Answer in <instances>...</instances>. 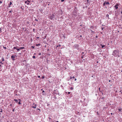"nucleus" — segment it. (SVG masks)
<instances>
[{
    "instance_id": "46",
    "label": "nucleus",
    "mask_w": 122,
    "mask_h": 122,
    "mask_svg": "<svg viewBox=\"0 0 122 122\" xmlns=\"http://www.w3.org/2000/svg\"><path fill=\"white\" fill-rule=\"evenodd\" d=\"M93 27V26H92L91 28H92Z\"/></svg>"
},
{
    "instance_id": "1",
    "label": "nucleus",
    "mask_w": 122,
    "mask_h": 122,
    "mask_svg": "<svg viewBox=\"0 0 122 122\" xmlns=\"http://www.w3.org/2000/svg\"><path fill=\"white\" fill-rule=\"evenodd\" d=\"M112 55L116 57L119 56V50H115L112 53Z\"/></svg>"
},
{
    "instance_id": "21",
    "label": "nucleus",
    "mask_w": 122,
    "mask_h": 122,
    "mask_svg": "<svg viewBox=\"0 0 122 122\" xmlns=\"http://www.w3.org/2000/svg\"><path fill=\"white\" fill-rule=\"evenodd\" d=\"M32 58H33V59H35V58H36V57H35V56H32Z\"/></svg>"
},
{
    "instance_id": "8",
    "label": "nucleus",
    "mask_w": 122,
    "mask_h": 122,
    "mask_svg": "<svg viewBox=\"0 0 122 122\" xmlns=\"http://www.w3.org/2000/svg\"><path fill=\"white\" fill-rule=\"evenodd\" d=\"M30 2V1L28 0L26 1L25 2V3L27 5H28L29 4V3Z\"/></svg>"
},
{
    "instance_id": "32",
    "label": "nucleus",
    "mask_w": 122,
    "mask_h": 122,
    "mask_svg": "<svg viewBox=\"0 0 122 122\" xmlns=\"http://www.w3.org/2000/svg\"><path fill=\"white\" fill-rule=\"evenodd\" d=\"M65 0H61V1L62 2L64 1Z\"/></svg>"
},
{
    "instance_id": "17",
    "label": "nucleus",
    "mask_w": 122,
    "mask_h": 122,
    "mask_svg": "<svg viewBox=\"0 0 122 122\" xmlns=\"http://www.w3.org/2000/svg\"><path fill=\"white\" fill-rule=\"evenodd\" d=\"M20 49H24V47H21L20 48Z\"/></svg>"
},
{
    "instance_id": "5",
    "label": "nucleus",
    "mask_w": 122,
    "mask_h": 122,
    "mask_svg": "<svg viewBox=\"0 0 122 122\" xmlns=\"http://www.w3.org/2000/svg\"><path fill=\"white\" fill-rule=\"evenodd\" d=\"M37 106V105L36 104H35V103H34L33 104V106H32V107L34 108H36V106Z\"/></svg>"
},
{
    "instance_id": "53",
    "label": "nucleus",
    "mask_w": 122,
    "mask_h": 122,
    "mask_svg": "<svg viewBox=\"0 0 122 122\" xmlns=\"http://www.w3.org/2000/svg\"><path fill=\"white\" fill-rule=\"evenodd\" d=\"M11 105H12L11 104H10V106H11Z\"/></svg>"
},
{
    "instance_id": "12",
    "label": "nucleus",
    "mask_w": 122,
    "mask_h": 122,
    "mask_svg": "<svg viewBox=\"0 0 122 122\" xmlns=\"http://www.w3.org/2000/svg\"><path fill=\"white\" fill-rule=\"evenodd\" d=\"M75 78V77L74 76H73L72 77L71 76L70 77V79H71L72 78H73L74 79Z\"/></svg>"
},
{
    "instance_id": "9",
    "label": "nucleus",
    "mask_w": 122,
    "mask_h": 122,
    "mask_svg": "<svg viewBox=\"0 0 122 122\" xmlns=\"http://www.w3.org/2000/svg\"><path fill=\"white\" fill-rule=\"evenodd\" d=\"M14 100L15 101V102L17 103L18 102V101L17 100H16V99H14Z\"/></svg>"
},
{
    "instance_id": "52",
    "label": "nucleus",
    "mask_w": 122,
    "mask_h": 122,
    "mask_svg": "<svg viewBox=\"0 0 122 122\" xmlns=\"http://www.w3.org/2000/svg\"><path fill=\"white\" fill-rule=\"evenodd\" d=\"M91 31L92 32H93V31L92 30H91Z\"/></svg>"
},
{
    "instance_id": "23",
    "label": "nucleus",
    "mask_w": 122,
    "mask_h": 122,
    "mask_svg": "<svg viewBox=\"0 0 122 122\" xmlns=\"http://www.w3.org/2000/svg\"><path fill=\"white\" fill-rule=\"evenodd\" d=\"M3 48L5 49H6V47H4V46H3Z\"/></svg>"
},
{
    "instance_id": "2",
    "label": "nucleus",
    "mask_w": 122,
    "mask_h": 122,
    "mask_svg": "<svg viewBox=\"0 0 122 122\" xmlns=\"http://www.w3.org/2000/svg\"><path fill=\"white\" fill-rule=\"evenodd\" d=\"M54 16L55 15L54 14H52V15L50 14L49 16V18L51 20L54 18Z\"/></svg>"
},
{
    "instance_id": "22",
    "label": "nucleus",
    "mask_w": 122,
    "mask_h": 122,
    "mask_svg": "<svg viewBox=\"0 0 122 122\" xmlns=\"http://www.w3.org/2000/svg\"><path fill=\"white\" fill-rule=\"evenodd\" d=\"M122 110V109H118V111H119L120 112L121 111V110Z\"/></svg>"
},
{
    "instance_id": "3",
    "label": "nucleus",
    "mask_w": 122,
    "mask_h": 122,
    "mask_svg": "<svg viewBox=\"0 0 122 122\" xmlns=\"http://www.w3.org/2000/svg\"><path fill=\"white\" fill-rule=\"evenodd\" d=\"M77 15V12H73V14H72V17L74 18Z\"/></svg>"
},
{
    "instance_id": "16",
    "label": "nucleus",
    "mask_w": 122,
    "mask_h": 122,
    "mask_svg": "<svg viewBox=\"0 0 122 122\" xmlns=\"http://www.w3.org/2000/svg\"><path fill=\"white\" fill-rule=\"evenodd\" d=\"M106 2L105 1V2H104L103 3V6H104L105 5V4H106Z\"/></svg>"
},
{
    "instance_id": "13",
    "label": "nucleus",
    "mask_w": 122,
    "mask_h": 122,
    "mask_svg": "<svg viewBox=\"0 0 122 122\" xmlns=\"http://www.w3.org/2000/svg\"><path fill=\"white\" fill-rule=\"evenodd\" d=\"M12 4V3L11 2H10V4L9 5V7H10V6Z\"/></svg>"
},
{
    "instance_id": "26",
    "label": "nucleus",
    "mask_w": 122,
    "mask_h": 122,
    "mask_svg": "<svg viewBox=\"0 0 122 122\" xmlns=\"http://www.w3.org/2000/svg\"><path fill=\"white\" fill-rule=\"evenodd\" d=\"M49 119L50 120H51V118H50V117H49Z\"/></svg>"
},
{
    "instance_id": "18",
    "label": "nucleus",
    "mask_w": 122,
    "mask_h": 122,
    "mask_svg": "<svg viewBox=\"0 0 122 122\" xmlns=\"http://www.w3.org/2000/svg\"><path fill=\"white\" fill-rule=\"evenodd\" d=\"M2 58V59L1 60H2V61H4V58L3 57Z\"/></svg>"
},
{
    "instance_id": "28",
    "label": "nucleus",
    "mask_w": 122,
    "mask_h": 122,
    "mask_svg": "<svg viewBox=\"0 0 122 122\" xmlns=\"http://www.w3.org/2000/svg\"><path fill=\"white\" fill-rule=\"evenodd\" d=\"M109 16V15L108 14H107L106 15V16L107 17H108Z\"/></svg>"
},
{
    "instance_id": "41",
    "label": "nucleus",
    "mask_w": 122,
    "mask_h": 122,
    "mask_svg": "<svg viewBox=\"0 0 122 122\" xmlns=\"http://www.w3.org/2000/svg\"><path fill=\"white\" fill-rule=\"evenodd\" d=\"M37 39L39 38V37H37Z\"/></svg>"
},
{
    "instance_id": "39",
    "label": "nucleus",
    "mask_w": 122,
    "mask_h": 122,
    "mask_svg": "<svg viewBox=\"0 0 122 122\" xmlns=\"http://www.w3.org/2000/svg\"><path fill=\"white\" fill-rule=\"evenodd\" d=\"M76 78H75V81H76Z\"/></svg>"
},
{
    "instance_id": "33",
    "label": "nucleus",
    "mask_w": 122,
    "mask_h": 122,
    "mask_svg": "<svg viewBox=\"0 0 122 122\" xmlns=\"http://www.w3.org/2000/svg\"><path fill=\"white\" fill-rule=\"evenodd\" d=\"M100 87H99V90L100 92Z\"/></svg>"
},
{
    "instance_id": "57",
    "label": "nucleus",
    "mask_w": 122,
    "mask_h": 122,
    "mask_svg": "<svg viewBox=\"0 0 122 122\" xmlns=\"http://www.w3.org/2000/svg\"><path fill=\"white\" fill-rule=\"evenodd\" d=\"M82 57H83V56H82Z\"/></svg>"
},
{
    "instance_id": "31",
    "label": "nucleus",
    "mask_w": 122,
    "mask_h": 122,
    "mask_svg": "<svg viewBox=\"0 0 122 122\" xmlns=\"http://www.w3.org/2000/svg\"><path fill=\"white\" fill-rule=\"evenodd\" d=\"M31 47L33 49V48H34L35 47L34 46H31Z\"/></svg>"
},
{
    "instance_id": "34",
    "label": "nucleus",
    "mask_w": 122,
    "mask_h": 122,
    "mask_svg": "<svg viewBox=\"0 0 122 122\" xmlns=\"http://www.w3.org/2000/svg\"><path fill=\"white\" fill-rule=\"evenodd\" d=\"M70 92H68V94H70Z\"/></svg>"
},
{
    "instance_id": "25",
    "label": "nucleus",
    "mask_w": 122,
    "mask_h": 122,
    "mask_svg": "<svg viewBox=\"0 0 122 122\" xmlns=\"http://www.w3.org/2000/svg\"><path fill=\"white\" fill-rule=\"evenodd\" d=\"M70 89L71 90H73V88L72 87H71L70 88Z\"/></svg>"
},
{
    "instance_id": "42",
    "label": "nucleus",
    "mask_w": 122,
    "mask_h": 122,
    "mask_svg": "<svg viewBox=\"0 0 122 122\" xmlns=\"http://www.w3.org/2000/svg\"><path fill=\"white\" fill-rule=\"evenodd\" d=\"M39 55H41V53H40L39 54Z\"/></svg>"
},
{
    "instance_id": "51",
    "label": "nucleus",
    "mask_w": 122,
    "mask_h": 122,
    "mask_svg": "<svg viewBox=\"0 0 122 122\" xmlns=\"http://www.w3.org/2000/svg\"><path fill=\"white\" fill-rule=\"evenodd\" d=\"M1 115V113H0V116Z\"/></svg>"
},
{
    "instance_id": "29",
    "label": "nucleus",
    "mask_w": 122,
    "mask_h": 122,
    "mask_svg": "<svg viewBox=\"0 0 122 122\" xmlns=\"http://www.w3.org/2000/svg\"><path fill=\"white\" fill-rule=\"evenodd\" d=\"M2 3V2L1 1H0V3L1 4Z\"/></svg>"
},
{
    "instance_id": "19",
    "label": "nucleus",
    "mask_w": 122,
    "mask_h": 122,
    "mask_svg": "<svg viewBox=\"0 0 122 122\" xmlns=\"http://www.w3.org/2000/svg\"><path fill=\"white\" fill-rule=\"evenodd\" d=\"M1 30H2V29L1 28H0V33H1L2 32V31Z\"/></svg>"
},
{
    "instance_id": "48",
    "label": "nucleus",
    "mask_w": 122,
    "mask_h": 122,
    "mask_svg": "<svg viewBox=\"0 0 122 122\" xmlns=\"http://www.w3.org/2000/svg\"><path fill=\"white\" fill-rule=\"evenodd\" d=\"M38 109V110H40V109Z\"/></svg>"
},
{
    "instance_id": "54",
    "label": "nucleus",
    "mask_w": 122,
    "mask_h": 122,
    "mask_svg": "<svg viewBox=\"0 0 122 122\" xmlns=\"http://www.w3.org/2000/svg\"><path fill=\"white\" fill-rule=\"evenodd\" d=\"M81 25H80V26H81Z\"/></svg>"
},
{
    "instance_id": "24",
    "label": "nucleus",
    "mask_w": 122,
    "mask_h": 122,
    "mask_svg": "<svg viewBox=\"0 0 122 122\" xmlns=\"http://www.w3.org/2000/svg\"><path fill=\"white\" fill-rule=\"evenodd\" d=\"M20 50V48H19L18 49H17V50L18 51H19Z\"/></svg>"
},
{
    "instance_id": "56",
    "label": "nucleus",
    "mask_w": 122,
    "mask_h": 122,
    "mask_svg": "<svg viewBox=\"0 0 122 122\" xmlns=\"http://www.w3.org/2000/svg\"><path fill=\"white\" fill-rule=\"evenodd\" d=\"M82 54L84 53V52H82Z\"/></svg>"
},
{
    "instance_id": "38",
    "label": "nucleus",
    "mask_w": 122,
    "mask_h": 122,
    "mask_svg": "<svg viewBox=\"0 0 122 122\" xmlns=\"http://www.w3.org/2000/svg\"><path fill=\"white\" fill-rule=\"evenodd\" d=\"M80 37H82V36H81V35H80Z\"/></svg>"
},
{
    "instance_id": "4",
    "label": "nucleus",
    "mask_w": 122,
    "mask_h": 122,
    "mask_svg": "<svg viewBox=\"0 0 122 122\" xmlns=\"http://www.w3.org/2000/svg\"><path fill=\"white\" fill-rule=\"evenodd\" d=\"M73 47L75 48L78 49L79 48V45L77 44H76L74 45Z\"/></svg>"
},
{
    "instance_id": "30",
    "label": "nucleus",
    "mask_w": 122,
    "mask_h": 122,
    "mask_svg": "<svg viewBox=\"0 0 122 122\" xmlns=\"http://www.w3.org/2000/svg\"><path fill=\"white\" fill-rule=\"evenodd\" d=\"M39 45H40V44H36V46H38Z\"/></svg>"
},
{
    "instance_id": "15",
    "label": "nucleus",
    "mask_w": 122,
    "mask_h": 122,
    "mask_svg": "<svg viewBox=\"0 0 122 122\" xmlns=\"http://www.w3.org/2000/svg\"><path fill=\"white\" fill-rule=\"evenodd\" d=\"M19 101H20V102H18V104H19L20 105V104H21V103H20V99H19Z\"/></svg>"
},
{
    "instance_id": "14",
    "label": "nucleus",
    "mask_w": 122,
    "mask_h": 122,
    "mask_svg": "<svg viewBox=\"0 0 122 122\" xmlns=\"http://www.w3.org/2000/svg\"><path fill=\"white\" fill-rule=\"evenodd\" d=\"M106 4H108V5L109 4V3L108 2H106Z\"/></svg>"
},
{
    "instance_id": "49",
    "label": "nucleus",
    "mask_w": 122,
    "mask_h": 122,
    "mask_svg": "<svg viewBox=\"0 0 122 122\" xmlns=\"http://www.w3.org/2000/svg\"><path fill=\"white\" fill-rule=\"evenodd\" d=\"M56 122H59L58 121H57Z\"/></svg>"
},
{
    "instance_id": "40",
    "label": "nucleus",
    "mask_w": 122,
    "mask_h": 122,
    "mask_svg": "<svg viewBox=\"0 0 122 122\" xmlns=\"http://www.w3.org/2000/svg\"><path fill=\"white\" fill-rule=\"evenodd\" d=\"M44 92V90H43V91H42V93H43Z\"/></svg>"
},
{
    "instance_id": "10",
    "label": "nucleus",
    "mask_w": 122,
    "mask_h": 122,
    "mask_svg": "<svg viewBox=\"0 0 122 122\" xmlns=\"http://www.w3.org/2000/svg\"><path fill=\"white\" fill-rule=\"evenodd\" d=\"M17 46H16V47H14L13 49H13H17Z\"/></svg>"
},
{
    "instance_id": "59",
    "label": "nucleus",
    "mask_w": 122,
    "mask_h": 122,
    "mask_svg": "<svg viewBox=\"0 0 122 122\" xmlns=\"http://www.w3.org/2000/svg\"><path fill=\"white\" fill-rule=\"evenodd\" d=\"M118 32H119V31H118Z\"/></svg>"
},
{
    "instance_id": "47",
    "label": "nucleus",
    "mask_w": 122,
    "mask_h": 122,
    "mask_svg": "<svg viewBox=\"0 0 122 122\" xmlns=\"http://www.w3.org/2000/svg\"><path fill=\"white\" fill-rule=\"evenodd\" d=\"M103 28H102V30H103Z\"/></svg>"
},
{
    "instance_id": "7",
    "label": "nucleus",
    "mask_w": 122,
    "mask_h": 122,
    "mask_svg": "<svg viewBox=\"0 0 122 122\" xmlns=\"http://www.w3.org/2000/svg\"><path fill=\"white\" fill-rule=\"evenodd\" d=\"M118 5L117 4H116V5H115V7L116 9H118Z\"/></svg>"
},
{
    "instance_id": "55",
    "label": "nucleus",
    "mask_w": 122,
    "mask_h": 122,
    "mask_svg": "<svg viewBox=\"0 0 122 122\" xmlns=\"http://www.w3.org/2000/svg\"><path fill=\"white\" fill-rule=\"evenodd\" d=\"M9 12H11V11H9Z\"/></svg>"
},
{
    "instance_id": "50",
    "label": "nucleus",
    "mask_w": 122,
    "mask_h": 122,
    "mask_svg": "<svg viewBox=\"0 0 122 122\" xmlns=\"http://www.w3.org/2000/svg\"><path fill=\"white\" fill-rule=\"evenodd\" d=\"M33 31H34L35 30L34 29H33Z\"/></svg>"
},
{
    "instance_id": "6",
    "label": "nucleus",
    "mask_w": 122,
    "mask_h": 122,
    "mask_svg": "<svg viewBox=\"0 0 122 122\" xmlns=\"http://www.w3.org/2000/svg\"><path fill=\"white\" fill-rule=\"evenodd\" d=\"M15 56L13 55L11 56V58L12 60L13 61H14L15 59Z\"/></svg>"
},
{
    "instance_id": "45",
    "label": "nucleus",
    "mask_w": 122,
    "mask_h": 122,
    "mask_svg": "<svg viewBox=\"0 0 122 122\" xmlns=\"http://www.w3.org/2000/svg\"><path fill=\"white\" fill-rule=\"evenodd\" d=\"M96 38H97V36H96Z\"/></svg>"
},
{
    "instance_id": "37",
    "label": "nucleus",
    "mask_w": 122,
    "mask_h": 122,
    "mask_svg": "<svg viewBox=\"0 0 122 122\" xmlns=\"http://www.w3.org/2000/svg\"><path fill=\"white\" fill-rule=\"evenodd\" d=\"M38 78H40V76H38Z\"/></svg>"
},
{
    "instance_id": "35",
    "label": "nucleus",
    "mask_w": 122,
    "mask_h": 122,
    "mask_svg": "<svg viewBox=\"0 0 122 122\" xmlns=\"http://www.w3.org/2000/svg\"><path fill=\"white\" fill-rule=\"evenodd\" d=\"M15 109H13V110H12V111L13 112H14V110H15Z\"/></svg>"
},
{
    "instance_id": "20",
    "label": "nucleus",
    "mask_w": 122,
    "mask_h": 122,
    "mask_svg": "<svg viewBox=\"0 0 122 122\" xmlns=\"http://www.w3.org/2000/svg\"><path fill=\"white\" fill-rule=\"evenodd\" d=\"M61 46V45H60V44H59L58 45H57V46L56 47H58L59 46Z\"/></svg>"
},
{
    "instance_id": "44",
    "label": "nucleus",
    "mask_w": 122,
    "mask_h": 122,
    "mask_svg": "<svg viewBox=\"0 0 122 122\" xmlns=\"http://www.w3.org/2000/svg\"><path fill=\"white\" fill-rule=\"evenodd\" d=\"M110 81H110V80H109V82H110Z\"/></svg>"
},
{
    "instance_id": "36",
    "label": "nucleus",
    "mask_w": 122,
    "mask_h": 122,
    "mask_svg": "<svg viewBox=\"0 0 122 122\" xmlns=\"http://www.w3.org/2000/svg\"><path fill=\"white\" fill-rule=\"evenodd\" d=\"M1 111H0V112H2V109H1Z\"/></svg>"
},
{
    "instance_id": "58",
    "label": "nucleus",
    "mask_w": 122,
    "mask_h": 122,
    "mask_svg": "<svg viewBox=\"0 0 122 122\" xmlns=\"http://www.w3.org/2000/svg\"><path fill=\"white\" fill-rule=\"evenodd\" d=\"M121 72H122V70H121Z\"/></svg>"
},
{
    "instance_id": "11",
    "label": "nucleus",
    "mask_w": 122,
    "mask_h": 122,
    "mask_svg": "<svg viewBox=\"0 0 122 122\" xmlns=\"http://www.w3.org/2000/svg\"><path fill=\"white\" fill-rule=\"evenodd\" d=\"M101 45L102 46V48H103L105 47V46L104 45Z\"/></svg>"
},
{
    "instance_id": "27",
    "label": "nucleus",
    "mask_w": 122,
    "mask_h": 122,
    "mask_svg": "<svg viewBox=\"0 0 122 122\" xmlns=\"http://www.w3.org/2000/svg\"><path fill=\"white\" fill-rule=\"evenodd\" d=\"M42 79H44V76H42Z\"/></svg>"
},
{
    "instance_id": "43",
    "label": "nucleus",
    "mask_w": 122,
    "mask_h": 122,
    "mask_svg": "<svg viewBox=\"0 0 122 122\" xmlns=\"http://www.w3.org/2000/svg\"><path fill=\"white\" fill-rule=\"evenodd\" d=\"M111 115H112V113H111Z\"/></svg>"
}]
</instances>
